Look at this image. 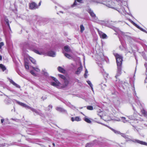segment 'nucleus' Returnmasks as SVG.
I'll return each instance as SVG.
<instances>
[{"label":"nucleus","instance_id":"nucleus-26","mask_svg":"<svg viewBox=\"0 0 147 147\" xmlns=\"http://www.w3.org/2000/svg\"><path fill=\"white\" fill-rule=\"evenodd\" d=\"M87 82L88 84L90 86V87L91 88L92 90L93 91V88L92 87V84L91 83V82H90V81H87Z\"/></svg>","mask_w":147,"mask_h":147},{"label":"nucleus","instance_id":"nucleus-48","mask_svg":"<svg viewBox=\"0 0 147 147\" xmlns=\"http://www.w3.org/2000/svg\"><path fill=\"white\" fill-rule=\"evenodd\" d=\"M53 146H55V144H54V143H53Z\"/></svg>","mask_w":147,"mask_h":147},{"label":"nucleus","instance_id":"nucleus-11","mask_svg":"<svg viewBox=\"0 0 147 147\" xmlns=\"http://www.w3.org/2000/svg\"><path fill=\"white\" fill-rule=\"evenodd\" d=\"M134 142H136L141 144L147 146V143L142 141L136 140H135Z\"/></svg>","mask_w":147,"mask_h":147},{"label":"nucleus","instance_id":"nucleus-45","mask_svg":"<svg viewBox=\"0 0 147 147\" xmlns=\"http://www.w3.org/2000/svg\"><path fill=\"white\" fill-rule=\"evenodd\" d=\"M41 1H40V2L39 3V6H40V5H41Z\"/></svg>","mask_w":147,"mask_h":147},{"label":"nucleus","instance_id":"nucleus-6","mask_svg":"<svg viewBox=\"0 0 147 147\" xmlns=\"http://www.w3.org/2000/svg\"><path fill=\"white\" fill-rule=\"evenodd\" d=\"M64 80V81L63 84V88H65L69 84L70 79L68 77H66V78H65Z\"/></svg>","mask_w":147,"mask_h":147},{"label":"nucleus","instance_id":"nucleus-52","mask_svg":"<svg viewBox=\"0 0 147 147\" xmlns=\"http://www.w3.org/2000/svg\"><path fill=\"white\" fill-rule=\"evenodd\" d=\"M100 116L101 117H102V116H101V115H100Z\"/></svg>","mask_w":147,"mask_h":147},{"label":"nucleus","instance_id":"nucleus-29","mask_svg":"<svg viewBox=\"0 0 147 147\" xmlns=\"http://www.w3.org/2000/svg\"><path fill=\"white\" fill-rule=\"evenodd\" d=\"M133 24H134V25H135V26H136L138 28H139V29H140L141 30L144 31L143 29L142 28H141L139 26H138L137 24H136L135 23H134V22H132Z\"/></svg>","mask_w":147,"mask_h":147},{"label":"nucleus","instance_id":"nucleus-10","mask_svg":"<svg viewBox=\"0 0 147 147\" xmlns=\"http://www.w3.org/2000/svg\"><path fill=\"white\" fill-rule=\"evenodd\" d=\"M51 84L55 87H57L60 84V83L58 81H57L56 82H51Z\"/></svg>","mask_w":147,"mask_h":147},{"label":"nucleus","instance_id":"nucleus-33","mask_svg":"<svg viewBox=\"0 0 147 147\" xmlns=\"http://www.w3.org/2000/svg\"><path fill=\"white\" fill-rule=\"evenodd\" d=\"M75 120L77 121H79L81 120V119L79 117H77L75 118Z\"/></svg>","mask_w":147,"mask_h":147},{"label":"nucleus","instance_id":"nucleus-46","mask_svg":"<svg viewBox=\"0 0 147 147\" xmlns=\"http://www.w3.org/2000/svg\"><path fill=\"white\" fill-rule=\"evenodd\" d=\"M120 120H121L119 119H118L117 120V121H120Z\"/></svg>","mask_w":147,"mask_h":147},{"label":"nucleus","instance_id":"nucleus-8","mask_svg":"<svg viewBox=\"0 0 147 147\" xmlns=\"http://www.w3.org/2000/svg\"><path fill=\"white\" fill-rule=\"evenodd\" d=\"M117 67V70L116 75L115 76L116 78L117 79V77L120 76L121 74V67L120 66Z\"/></svg>","mask_w":147,"mask_h":147},{"label":"nucleus","instance_id":"nucleus-31","mask_svg":"<svg viewBox=\"0 0 147 147\" xmlns=\"http://www.w3.org/2000/svg\"><path fill=\"white\" fill-rule=\"evenodd\" d=\"M111 129L115 134H119L120 132L117 131H116L112 128H111Z\"/></svg>","mask_w":147,"mask_h":147},{"label":"nucleus","instance_id":"nucleus-19","mask_svg":"<svg viewBox=\"0 0 147 147\" xmlns=\"http://www.w3.org/2000/svg\"><path fill=\"white\" fill-rule=\"evenodd\" d=\"M84 121H86V122L88 123H90L91 122V121L90 120V119L86 117H85Z\"/></svg>","mask_w":147,"mask_h":147},{"label":"nucleus","instance_id":"nucleus-43","mask_svg":"<svg viewBox=\"0 0 147 147\" xmlns=\"http://www.w3.org/2000/svg\"><path fill=\"white\" fill-rule=\"evenodd\" d=\"M108 74H107V73H105V74H104V75H105V76H107L108 75Z\"/></svg>","mask_w":147,"mask_h":147},{"label":"nucleus","instance_id":"nucleus-44","mask_svg":"<svg viewBox=\"0 0 147 147\" xmlns=\"http://www.w3.org/2000/svg\"><path fill=\"white\" fill-rule=\"evenodd\" d=\"M2 58V56H1L0 55V60H1Z\"/></svg>","mask_w":147,"mask_h":147},{"label":"nucleus","instance_id":"nucleus-12","mask_svg":"<svg viewBox=\"0 0 147 147\" xmlns=\"http://www.w3.org/2000/svg\"><path fill=\"white\" fill-rule=\"evenodd\" d=\"M82 0H75L73 4L72 5V7H74L75 6L79 5V4L76 2L77 1L78 2L81 3Z\"/></svg>","mask_w":147,"mask_h":147},{"label":"nucleus","instance_id":"nucleus-49","mask_svg":"<svg viewBox=\"0 0 147 147\" xmlns=\"http://www.w3.org/2000/svg\"><path fill=\"white\" fill-rule=\"evenodd\" d=\"M60 12L61 13H63V12H62V11H60Z\"/></svg>","mask_w":147,"mask_h":147},{"label":"nucleus","instance_id":"nucleus-23","mask_svg":"<svg viewBox=\"0 0 147 147\" xmlns=\"http://www.w3.org/2000/svg\"><path fill=\"white\" fill-rule=\"evenodd\" d=\"M80 28L81 32L82 33L83 32L84 30V29H85L83 25L81 24L80 25Z\"/></svg>","mask_w":147,"mask_h":147},{"label":"nucleus","instance_id":"nucleus-18","mask_svg":"<svg viewBox=\"0 0 147 147\" xmlns=\"http://www.w3.org/2000/svg\"><path fill=\"white\" fill-rule=\"evenodd\" d=\"M141 112L144 116L146 117H147V112L144 110L143 109L142 110Z\"/></svg>","mask_w":147,"mask_h":147},{"label":"nucleus","instance_id":"nucleus-35","mask_svg":"<svg viewBox=\"0 0 147 147\" xmlns=\"http://www.w3.org/2000/svg\"><path fill=\"white\" fill-rule=\"evenodd\" d=\"M5 21L6 23L7 24V25L10 28L9 24V20L8 19H5Z\"/></svg>","mask_w":147,"mask_h":147},{"label":"nucleus","instance_id":"nucleus-53","mask_svg":"<svg viewBox=\"0 0 147 147\" xmlns=\"http://www.w3.org/2000/svg\"><path fill=\"white\" fill-rule=\"evenodd\" d=\"M133 109L134 110V108H133Z\"/></svg>","mask_w":147,"mask_h":147},{"label":"nucleus","instance_id":"nucleus-22","mask_svg":"<svg viewBox=\"0 0 147 147\" xmlns=\"http://www.w3.org/2000/svg\"><path fill=\"white\" fill-rule=\"evenodd\" d=\"M30 60L34 64H35L36 63V61L33 58H32V57H30L29 58Z\"/></svg>","mask_w":147,"mask_h":147},{"label":"nucleus","instance_id":"nucleus-37","mask_svg":"<svg viewBox=\"0 0 147 147\" xmlns=\"http://www.w3.org/2000/svg\"><path fill=\"white\" fill-rule=\"evenodd\" d=\"M88 73V71H87V69H86V71H85V73L84 74V76H85V78H87V74Z\"/></svg>","mask_w":147,"mask_h":147},{"label":"nucleus","instance_id":"nucleus-3","mask_svg":"<svg viewBox=\"0 0 147 147\" xmlns=\"http://www.w3.org/2000/svg\"><path fill=\"white\" fill-rule=\"evenodd\" d=\"M114 55L116 59L117 66L121 67L122 62V57L118 54H114Z\"/></svg>","mask_w":147,"mask_h":147},{"label":"nucleus","instance_id":"nucleus-28","mask_svg":"<svg viewBox=\"0 0 147 147\" xmlns=\"http://www.w3.org/2000/svg\"><path fill=\"white\" fill-rule=\"evenodd\" d=\"M32 68L34 69L35 71L37 72H39L40 71V69H38L37 67H32Z\"/></svg>","mask_w":147,"mask_h":147},{"label":"nucleus","instance_id":"nucleus-47","mask_svg":"<svg viewBox=\"0 0 147 147\" xmlns=\"http://www.w3.org/2000/svg\"><path fill=\"white\" fill-rule=\"evenodd\" d=\"M103 113V112H101L100 113V114H102V113Z\"/></svg>","mask_w":147,"mask_h":147},{"label":"nucleus","instance_id":"nucleus-36","mask_svg":"<svg viewBox=\"0 0 147 147\" xmlns=\"http://www.w3.org/2000/svg\"><path fill=\"white\" fill-rule=\"evenodd\" d=\"M92 145L91 144H89V143H88L87 144L86 146L85 147H92Z\"/></svg>","mask_w":147,"mask_h":147},{"label":"nucleus","instance_id":"nucleus-4","mask_svg":"<svg viewBox=\"0 0 147 147\" xmlns=\"http://www.w3.org/2000/svg\"><path fill=\"white\" fill-rule=\"evenodd\" d=\"M17 102L18 104L20 105L23 107H24L26 108L30 109L31 111H33V112H35L36 113H38V112L35 109L30 107V106L26 105V104L18 101H17Z\"/></svg>","mask_w":147,"mask_h":147},{"label":"nucleus","instance_id":"nucleus-24","mask_svg":"<svg viewBox=\"0 0 147 147\" xmlns=\"http://www.w3.org/2000/svg\"><path fill=\"white\" fill-rule=\"evenodd\" d=\"M57 110L59 111L62 112H65V111L64 110V109H63L61 108L60 107H58L57 108Z\"/></svg>","mask_w":147,"mask_h":147},{"label":"nucleus","instance_id":"nucleus-51","mask_svg":"<svg viewBox=\"0 0 147 147\" xmlns=\"http://www.w3.org/2000/svg\"><path fill=\"white\" fill-rule=\"evenodd\" d=\"M103 85L106 86V85L105 84H104Z\"/></svg>","mask_w":147,"mask_h":147},{"label":"nucleus","instance_id":"nucleus-39","mask_svg":"<svg viewBox=\"0 0 147 147\" xmlns=\"http://www.w3.org/2000/svg\"><path fill=\"white\" fill-rule=\"evenodd\" d=\"M4 45L3 42H2L0 43V49H1V47Z\"/></svg>","mask_w":147,"mask_h":147},{"label":"nucleus","instance_id":"nucleus-16","mask_svg":"<svg viewBox=\"0 0 147 147\" xmlns=\"http://www.w3.org/2000/svg\"><path fill=\"white\" fill-rule=\"evenodd\" d=\"M82 70V67H79L78 68L76 72V74H79Z\"/></svg>","mask_w":147,"mask_h":147},{"label":"nucleus","instance_id":"nucleus-14","mask_svg":"<svg viewBox=\"0 0 147 147\" xmlns=\"http://www.w3.org/2000/svg\"><path fill=\"white\" fill-rule=\"evenodd\" d=\"M58 70L59 71L62 73H65V70L61 67H59L58 68Z\"/></svg>","mask_w":147,"mask_h":147},{"label":"nucleus","instance_id":"nucleus-13","mask_svg":"<svg viewBox=\"0 0 147 147\" xmlns=\"http://www.w3.org/2000/svg\"><path fill=\"white\" fill-rule=\"evenodd\" d=\"M64 49L67 52H71V50L70 49L69 46H66L64 47Z\"/></svg>","mask_w":147,"mask_h":147},{"label":"nucleus","instance_id":"nucleus-32","mask_svg":"<svg viewBox=\"0 0 147 147\" xmlns=\"http://www.w3.org/2000/svg\"><path fill=\"white\" fill-rule=\"evenodd\" d=\"M25 66L26 68V69H28L29 68V65L28 64V63H25Z\"/></svg>","mask_w":147,"mask_h":147},{"label":"nucleus","instance_id":"nucleus-50","mask_svg":"<svg viewBox=\"0 0 147 147\" xmlns=\"http://www.w3.org/2000/svg\"><path fill=\"white\" fill-rule=\"evenodd\" d=\"M50 107H51V108H52V106H50Z\"/></svg>","mask_w":147,"mask_h":147},{"label":"nucleus","instance_id":"nucleus-21","mask_svg":"<svg viewBox=\"0 0 147 147\" xmlns=\"http://www.w3.org/2000/svg\"><path fill=\"white\" fill-rule=\"evenodd\" d=\"M127 117L130 120H135L136 118L133 116H127Z\"/></svg>","mask_w":147,"mask_h":147},{"label":"nucleus","instance_id":"nucleus-41","mask_svg":"<svg viewBox=\"0 0 147 147\" xmlns=\"http://www.w3.org/2000/svg\"><path fill=\"white\" fill-rule=\"evenodd\" d=\"M53 79L54 80L55 82H56V81H58L54 77H53Z\"/></svg>","mask_w":147,"mask_h":147},{"label":"nucleus","instance_id":"nucleus-34","mask_svg":"<svg viewBox=\"0 0 147 147\" xmlns=\"http://www.w3.org/2000/svg\"><path fill=\"white\" fill-rule=\"evenodd\" d=\"M59 76L62 79L64 80L65 78H66L64 76L61 75V74H58Z\"/></svg>","mask_w":147,"mask_h":147},{"label":"nucleus","instance_id":"nucleus-9","mask_svg":"<svg viewBox=\"0 0 147 147\" xmlns=\"http://www.w3.org/2000/svg\"><path fill=\"white\" fill-rule=\"evenodd\" d=\"M98 32L100 37L103 39L107 37L106 34L103 33L101 31L98 30Z\"/></svg>","mask_w":147,"mask_h":147},{"label":"nucleus","instance_id":"nucleus-7","mask_svg":"<svg viewBox=\"0 0 147 147\" xmlns=\"http://www.w3.org/2000/svg\"><path fill=\"white\" fill-rule=\"evenodd\" d=\"M29 7L31 9H34L38 8V6L34 2H32L29 4Z\"/></svg>","mask_w":147,"mask_h":147},{"label":"nucleus","instance_id":"nucleus-27","mask_svg":"<svg viewBox=\"0 0 147 147\" xmlns=\"http://www.w3.org/2000/svg\"><path fill=\"white\" fill-rule=\"evenodd\" d=\"M0 67L2 69L3 71L6 69V68L3 64H0Z\"/></svg>","mask_w":147,"mask_h":147},{"label":"nucleus","instance_id":"nucleus-1","mask_svg":"<svg viewBox=\"0 0 147 147\" xmlns=\"http://www.w3.org/2000/svg\"><path fill=\"white\" fill-rule=\"evenodd\" d=\"M98 3L105 4L109 7L115 9L122 14H126V11L123 7H121L118 4L116 5L118 3L116 0H105L100 1Z\"/></svg>","mask_w":147,"mask_h":147},{"label":"nucleus","instance_id":"nucleus-25","mask_svg":"<svg viewBox=\"0 0 147 147\" xmlns=\"http://www.w3.org/2000/svg\"><path fill=\"white\" fill-rule=\"evenodd\" d=\"M144 65L146 68V76H147L146 79L145 80V82H147V63H145L144 64Z\"/></svg>","mask_w":147,"mask_h":147},{"label":"nucleus","instance_id":"nucleus-2","mask_svg":"<svg viewBox=\"0 0 147 147\" xmlns=\"http://www.w3.org/2000/svg\"><path fill=\"white\" fill-rule=\"evenodd\" d=\"M34 51L36 53L40 55H45L48 56L52 57H54L55 56V52L52 51H49L47 53H46L44 50H42L40 51L36 49L34 50Z\"/></svg>","mask_w":147,"mask_h":147},{"label":"nucleus","instance_id":"nucleus-15","mask_svg":"<svg viewBox=\"0 0 147 147\" xmlns=\"http://www.w3.org/2000/svg\"><path fill=\"white\" fill-rule=\"evenodd\" d=\"M121 118L122 121L124 123H126V122H129V120L126 119V118L124 117H121Z\"/></svg>","mask_w":147,"mask_h":147},{"label":"nucleus","instance_id":"nucleus-42","mask_svg":"<svg viewBox=\"0 0 147 147\" xmlns=\"http://www.w3.org/2000/svg\"><path fill=\"white\" fill-rule=\"evenodd\" d=\"M71 120L72 121H75V118H74L73 117H71Z\"/></svg>","mask_w":147,"mask_h":147},{"label":"nucleus","instance_id":"nucleus-17","mask_svg":"<svg viewBox=\"0 0 147 147\" xmlns=\"http://www.w3.org/2000/svg\"><path fill=\"white\" fill-rule=\"evenodd\" d=\"M65 56L67 57V58L69 59H71L72 58V57L70 55H69L67 53H64Z\"/></svg>","mask_w":147,"mask_h":147},{"label":"nucleus","instance_id":"nucleus-40","mask_svg":"<svg viewBox=\"0 0 147 147\" xmlns=\"http://www.w3.org/2000/svg\"><path fill=\"white\" fill-rule=\"evenodd\" d=\"M5 121V119H1V123H3L4 122V121Z\"/></svg>","mask_w":147,"mask_h":147},{"label":"nucleus","instance_id":"nucleus-20","mask_svg":"<svg viewBox=\"0 0 147 147\" xmlns=\"http://www.w3.org/2000/svg\"><path fill=\"white\" fill-rule=\"evenodd\" d=\"M10 82L11 83H12L13 85L15 86L16 87L18 88H19L20 87L19 85L13 81L12 80H11L10 81Z\"/></svg>","mask_w":147,"mask_h":147},{"label":"nucleus","instance_id":"nucleus-5","mask_svg":"<svg viewBox=\"0 0 147 147\" xmlns=\"http://www.w3.org/2000/svg\"><path fill=\"white\" fill-rule=\"evenodd\" d=\"M88 12L92 18L93 21L95 22H98V18L96 16L95 14L94 13L93 11L92 10L90 9H89L88 10Z\"/></svg>","mask_w":147,"mask_h":147},{"label":"nucleus","instance_id":"nucleus-30","mask_svg":"<svg viewBox=\"0 0 147 147\" xmlns=\"http://www.w3.org/2000/svg\"><path fill=\"white\" fill-rule=\"evenodd\" d=\"M87 108L89 110H93V107L92 106H88L87 107Z\"/></svg>","mask_w":147,"mask_h":147},{"label":"nucleus","instance_id":"nucleus-38","mask_svg":"<svg viewBox=\"0 0 147 147\" xmlns=\"http://www.w3.org/2000/svg\"><path fill=\"white\" fill-rule=\"evenodd\" d=\"M30 73L33 76H35L36 75V74L32 70L30 71Z\"/></svg>","mask_w":147,"mask_h":147}]
</instances>
